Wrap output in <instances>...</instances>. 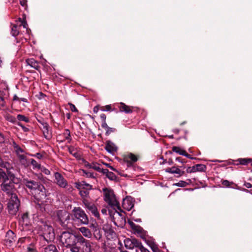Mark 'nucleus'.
<instances>
[{"label": "nucleus", "mask_w": 252, "mask_h": 252, "mask_svg": "<svg viewBox=\"0 0 252 252\" xmlns=\"http://www.w3.org/2000/svg\"><path fill=\"white\" fill-rule=\"evenodd\" d=\"M24 185L32 191L37 199H41L46 197L45 189L44 187L39 182H35L24 178Z\"/></svg>", "instance_id": "f257e3e1"}, {"label": "nucleus", "mask_w": 252, "mask_h": 252, "mask_svg": "<svg viewBox=\"0 0 252 252\" xmlns=\"http://www.w3.org/2000/svg\"><path fill=\"white\" fill-rule=\"evenodd\" d=\"M79 236L81 235H75L69 232H63L61 234L60 241L65 247L70 248L71 252H80V248L76 246Z\"/></svg>", "instance_id": "f03ea898"}, {"label": "nucleus", "mask_w": 252, "mask_h": 252, "mask_svg": "<svg viewBox=\"0 0 252 252\" xmlns=\"http://www.w3.org/2000/svg\"><path fill=\"white\" fill-rule=\"evenodd\" d=\"M114 210H110V216L114 223L119 227H123L126 224V219L123 211L120 208L118 209L116 207H113Z\"/></svg>", "instance_id": "7ed1b4c3"}, {"label": "nucleus", "mask_w": 252, "mask_h": 252, "mask_svg": "<svg viewBox=\"0 0 252 252\" xmlns=\"http://www.w3.org/2000/svg\"><path fill=\"white\" fill-rule=\"evenodd\" d=\"M16 179L13 174H9V177L1 184V189L2 191L7 194H9L12 196L15 194L14 191L15 190L14 184L16 183Z\"/></svg>", "instance_id": "20e7f679"}, {"label": "nucleus", "mask_w": 252, "mask_h": 252, "mask_svg": "<svg viewBox=\"0 0 252 252\" xmlns=\"http://www.w3.org/2000/svg\"><path fill=\"white\" fill-rule=\"evenodd\" d=\"M41 227L40 240H44L47 242L53 241L55 235L52 227L46 224H43Z\"/></svg>", "instance_id": "39448f33"}, {"label": "nucleus", "mask_w": 252, "mask_h": 252, "mask_svg": "<svg viewBox=\"0 0 252 252\" xmlns=\"http://www.w3.org/2000/svg\"><path fill=\"white\" fill-rule=\"evenodd\" d=\"M104 195L105 201L112 207H116L120 209L119 203L114 194V192L111 189H104Z\"/></svg>", "instance_id": "423d86ee"}, {"label": "nucleus", "mask_w": 252, "mask_h": 252, "mask_svg": "<svg viewBox=\"0 0 252 252\" xmlns=\"http://www.w3.org/2000/svg\"><path fill=\"white\" fill-rule=\"evenodd\" d=\"M72 212L74 218L79 220L83 224H88L89 218L84 211L80 207H74Z\"/></svg>", "instance_id": "0eeeda50"}, {"label": "nucleus", "mask_w": 252, "mask_h": 252, "mask_svg": "<svg viewBox=\"0 0 252 252\" xmlns=\"http://www.w3.org/2000/svg\"><path fill=\"white\" fill-rule=\"evenodd\" d=\"M12 146L20 163L25 166H28L29 161L26 156V153L24 150L18 145L14 141L12 143Z\"/></svg>", "instance_id": "6e6552de"}, {"label": "nucleus", "mask_w": 252, "mask_h": 252, "mask_svg": "<svg viewBox=\"0 0 252 252\" xmlns=\"http://www.w3.org/2000/svg\"><path fill=\"white\" fill-rule=\"evenodd\" d=\"M20 201L16 194H12L11 196L8 203V210L9 213L12 215H15L19 210Z\"/></svg>", "instance_id": "1a4fd4ad"}, {"label": "nucleus", "mask_w": 252, "mask_h": 252, "mask_svg": "<svg viewBox=\"0 0 252 252\" xmlns=\"http://www.w3.org/2000/svg\"><path fill=\"white\" fill-rule=\"evenodd\" d=\"M78 243L81 245L83 252H92V245L94 244L93 242L85 239L81 235L79 236Z\"/></svg>", "instance_id": "9d476101"}, {"label": "nucleus", "mask_w": 252, "mask_h": 252, "mask_svg": "<svg viewBox=\"0 0 252 252\" xmlns=\"http://www.w3.org/2000/svg\"><path fill=\"white\" fill-rule=\"evenodd\" d=\"M58 220L63 226H66L70 220L69 213L65 210H58L57 212Z\"/></svg>", "instance_id": "9b49d317"}, {"label": "nucleus", "mask_w": 252, "mask_h": 252, "mask_svg": "<svg viewBox=\"0 0 252 252\" xmlns=\"http://www.w3.org/2000/svg\"><path fill=\"white\" fill-rule=\"evenodd\" d=\"M82 202L85 206V208L87 209L95 217L98 218L99 217V213L95 205L90 202L86 198L82 200Z\"/></svg>", "instance_id": "f8f14e48"}, {"label": "nucleus", "mask_w": 252, "mask_h": 252, "mask_svg": "<svg viewBox=\"0 0 252 252\" xmlns=\"http://www.w3.org/2000/svg\"><path fill=\"white\" fill-rule=\"evenodd\" d=\"M56 183L61 188H65L67 186V182L63 177L59 173L54 174Z\"/></svg>", "instance_id": "ddd939ff"}, {"label": "nucleus", "mask_w": 252, "mask_h": 252, "mask_svg": "<svg viewBox=\"0 0 252 252\" xmlns=\"http://www.w3.org/2000/svg\"><path fill=\"white\" fill-rule=\"evenodd\" d=\"M122 206L127 211H130L134 206V200L131 196H126L123 200Z\"/></svg>", "instance_id": "4468645a"}, {"label": "nucleus", "mask_w": 252, "mask_h": 252, "mask_svg": "<svg viewBox=\"0 0 252 252\" xmlns=\"http://www.w3.org/2000/svg\"><path fill=\"white\" fill-rule=\"evenodd\" d=\"M165 172L171 174H176V177H179L182 176L184 174V171H181L178 167L173 166L172 167H168L165 169Z\"/></svg>", "instance_id": "2eb2a0df"}, {"label": "nucleus", "mask_w": 252, "mask_h": 252, "mask_svg": "<svg viewBox=\"0 0 252 252\" xmlns=\"http://www.w3.org/2000/svg\"><path fill=\"white\" fill-rule=\"evenodd\" d=\"M137 157L132 153H128L124 156V160L127 163V166L131 165L132 163L137 161Z\"/></svg>", "instance_id": "dca6fc26"}, {"label": "nucleus", "mask_w": 252, "mask_h": 252, "mask_svg": "<svg viewBox=\"0 0 252 252\" xmlns=\"http://www.w3.org/2000/svg\"><path fill=\"white\" fill-rule=\"evenodd\" d=\"M75 187L79 189L90 190L92 186L84 181L75 183Z\"/></svg>", "instance_id": "f3484780"}, {"label": "nucleus", "mask_w": 252, "mask_h": 252, "mask_svg": "<svg viewBox=\"0 0 252 252\" xmlns=\"http://www.w3.org/2000/svg\"><path fill=\"white\" fill-rule=\"evenodd\" d=\"M78 230L84 237L88 239H91L92 237L93 234L88 228L83 226L79 228Z\"/></svg>", "instance_id": "a211bd4d"}, {"label": "nucleus", "mask_w": 252, "mask_h": 252, "mask_svg": "<svg viewBox=\"0 0 252 252\" xmlns=\"http://www.w3.org/2000/svg\"><path fill=\"white\" fill-rule=\"evenodd\" d=\"M105 149L110 153H113L117 150V147L116 145L110 141H108L106 142L105 146Z\"/></svg>", "instance_id": "6ab92c4d"}, {"label": "nucleus", "mask_w": 252, "mask_h": 252, "mask_svg": "<svg viewBox=\"0 0 252 252\" xmlns=\"http://www.w3.org/2000/svg\"><path fill=\"white\" fill-rule=\"evenodd\" d=\"M5 240L7 243H8L9 244H10L13 241H15V235L12 231L9 230L7 232L5 236Z\"/></svg>", "instance_id": "aec40b11"}, {"label": "nucleus", "mask_w": 252, "mask_h": 252, "mask_svg": "<svg viewBox=\"0 0 252 252\" xmlns=\"http://www.w3.org/2000/svg\"><path fill=\"white\" fill-rule=\"evenodd\" d=\"M119 108L121 112H125L126 113H131L132 112L130 107L126 105L124 103H120Z\"/></svg>", "instance_id": "412c9836"}, {"label": "nucleus", "mask_w": 252, "mask_h": 252, "mask_svg": "<svg viewBox=\"0 0 252 252\" xmlns=\"http://www.w3.org/2000/svg\"><path fill=\"white\" fill-rule=\"evenodd\" d=\"M0 166L4 168H5L7 170H9L12 168L11 165L8 162L4 161L0 157Z\"/></svg>", "instance_id": "4be33fe9"}, {"label": "nucleus", "mask_w": 252, "mask_h": 252, "mask_svg": "<svg viewBox=\"0 0 252 252\" xmlns=\"http://www.w3.org/2000/svg\"><path fill=\"white\" fill-rule=\"evenodd\" d=\"M124 244L126 248L127 249H133L132 239H126L124 240Z\"/></svg>", "instance_id": "5701e85b"}, {"label": "nucleus", "mask_w": 252, "mask_h": 252, "mask_svg": "<svg viewBox=\"0 0 252 252\" xmlns=\"http://www.w3.org/2000/svg\"><path fill=\"white\" fill-rule=\"evenodd\" d=\"M29 162L30 161L31 164L33 166V169H42V166L39 164L37 162H36L34 159H31L29 161H28Z\"/></svg>", "instance_id": "b1692460"}, {"label": "nucleus", "mask_w": 252, "mask_h": 252, "mask_svg": "<svg viewBox=\"0 0 252 252\" xmlns=\"http://www.w3.org/2000/svg\"><path fill=\"white\" fill-rule=\"evenodd\" d=\"M44 252H58L55 245H50L45 248Z\"/></svg>", "instance_id": "393cba45"}, {"label": "nucleus", "mask_w": 252, "mask_h": 252, "mask_svg": "<svg viewBox=\"0 0 252 252\" xmlns=\"http://www.w3.org/2000/svg\"><path fill=\"white\" fill-rule=\"evenodd\" d=\"M27 63L28 65H30L34 68H37L38 66L37 63L33 59L27 60Z\"/></svg>", "instance_id": "a878e982"}, {"label": "nucleus", "mask_w": 252, "mask_h": 252, "mask_svg": "<svg viewBox=\"0 0 252 252\" xmlns=\"http://www.w3.org/2000/svg\"><path fill=\"white\" fill-rule=\"evenodd\" d=\"M8 177L9 175H7L1 169H0V183H3Z\"/></svg>", "instance_id": "bb28decb"}, {"label": "nucleus", "mask_w": 252, "mask_h": 252, "mask_svg": "<svg viewBox=\"0 0 252 252\" xmlns=\"http://www.w3.org/2000/svg\"><path fill=\"white\" fill-rule=\"evenodd\" d=\"M188 181H189L188 183L184 181H180L179 182L175 183V185L177 187H185L187 185H189L191 182L190 180L189 179H188Z\"/></svg>", "instance_id": "cd10ccee"}, {"label": "nucleus", "mask_w": 252, "mask_h": 252, "mask_svg": "<svg viewBox=\"0 0 252 252\" xmlns=\"http://www.w3.org/2000/svg\"><path fill=\"white\" fill-rule=\"evenodd\" d=\"M42 124L43 126V131L44 136L46 137H47L48 136V134H49V126H48V124L46 123H42Z\"/></svg>", "instance_id": "c85d7f7f"}, {"label": "nucleus", "mask_w": 252, "mask_h": 252, "mask_svg": "<svg viewBox=\"0 0 252 252\" xmlns=\"http://www.w3.org/2000/svg\"><path fill=\"white\" fill-rule=\"evenodd\" d=\"M172 151L176 153L179 154L180 155H185L186 151L184 150L181 149L180 148L176 146L172 147Z\"/></svg>", "instance_id": "c756f323"}, {"label": "nucleus", "mask_w": 252, "mask_h": 252, "mask_svg": "<svg viewBox=\"0 0 252 252\" xmlns=\"http://www.w3.org/2000/svg\"><path fill=\"white\" fill-rule=\"evenodd\" d=\"M196 172H204L206 169V166L202 164H197L195 165Z\"/></svg>", "instance_id": "7c9ffc66"}, {"label": "nucleus", "mask_w": 252, "mask_h": 252, "mask_svg": "<svg viewBox=\"0 0 252 252\" xmlns=\"http://www.w3.org/2000/svg\"><path fill=\"white\" fill-rule=\"evenodd\" d=\"M5 118L7 121L12 123H14L16 121V118L10 114H6L5 116Z\"/></svg>", "instance_id": "2f4dec72"}, {"label": "nucleus", "mask_w": 252, "mask_h": 252, "mask_svg": "<svg viewBox=\"0 0 252 252\" xmlns=\"http://www.w3.org/2000/svg\"><path fill=\"white\" fill-rule=\"evenodd\" d=\"M80 190V194L83 198V199L84 198H86L87 197V196L89 195V190L87 189H79Z\"/></svg>", "instance_id": "473e14b6"}, {"label": "nucleus", "mask_w": 252, "mask_h": 252, "mask_svg": "<svg viewBox=\"0 0 252 252\" xmlns=\"http://www.w3.org/2000/svg\"><path fill=\"white\" fill-rule=\"evenodd\" d=\"M132 242L133 244V248L134 247L138 248L139 250L143 247L141 243L135 239H132Z\"/></svg>", "instance_id": "72a5a7b5"}, {"label": "nucleus", "mask_w": 252, "mask_h": 252, "mask_svg": "<svg viewBox=\"0 0 252 252\" xmlns=\"http://www.w3.org/2000/svg\"><path fill=\"white\" fill-rule=\"evenodd\" d=\"M11 33L13 36H16L19 34V29L18 26L14 25L11 29Z\"/></svg>", "instance_id": "f704fd0d"}, {"label": "nucleus", "mask_w": 252, "mask_h": 252, "mask_svg": "<svg viewBox=\"0 0 252 252\" xmlns=\"http://www.w3.org/2000/svg\"><path fill=\"white\" fill-rule=\"evenodd\" d=\"M93 169L98 171L100 172L101 171V169L100 167V165L96 162H92V168Z\"/></svg>", "instance_id": "c9c22d12"}, {"label": "nucleus", "mask_w": 252, "mask_h": 252, "mask_svg": "<svg viewBox=\"0 0 252 252\" xmlns=\"http://www.w3.org/2000/svg\"><path fill=\"white\" fill-rule=\"evenodd\" d=\"M252 159L251 158H240L239 159V162L242 165H247L250 163Z\"/></svg>", "instance_id": "e433bc0d"}, {"label": "nucleus", "mask_w": 252, "mask_h": 252, "mask_svg": "<svg viewBox=\"0 0 252 252\" xmlns=\"http://www.w3.org/2000/svg\"><path fill=\"white\" fill-rule=\"evenodd\" d=\"M94 236L96 240H99L102 237V235L98 229L96 230V231L94 232Z\"/></svg>", "instance_id": "4c0bfd02"}, {"label": "nucleus", "mask_w": 252, "mask_h": 252, "mask_svg": "<svg viewBox=\"0 0 252 252\" xmlns=\"http://www.w3.org/2000/svg\"><path fill=\"white\" fill-rule=\"evenodd\" d=\"M82 172L83 173V175L87 177L88 178H94V174L93 173H91L90 172L86 171L85 170H82Z\"/></svg>", "instance_id": "58836bf2"}, {"label": "nucleus", "mask_w": 252, "mask_h": 252, "mask_svg": "<svg viewBox=\"0 0 252 252\" xmlns=\"http://www.w3.org/2000/svg\"><path fill=\"white\" fill-rule=\"evenodd\" d=\"M28 252H36V248L33 243H31L27 248Z\"/></svg>", "instance_id": "ea45409f"}, {"label": "nucleus", "mask_w": 252, "mask_h": 252, "mask_svg": "<svg viewBox=\"0 0 252 252\" xmlns=\"http://www.w3.org/2000/svg\"><path fill=\"white\" fill-rule=\"evenodd\" d=\"M63 134L65 139L69 140V141L71 140L70 133L68 129H65Z\"/></svg>", "instance_id": "a19ab883"}, {"label": "nucleus", "mask_w": 252, "mask_h": 252, "mask_svg": "<svg viewBox=\"0 0 252 252\" xmlns=\"http://www.w3.org/2000/svg\"><path fill=\"white\" fill-rule=\"evenodd\" d=\"M17 119L19 121H24L25 122H28L29 119L27 117H26L25 116L22 115H17Z\"/></svg>", "instance_id": "79ce46f5"}, {"label": "nucleus", "mask_w": 252, "mask_h": 252, "mask_svg": "<svg viewBox=\"0 0 252 252\" xmlns=\"http://www.w3.org/2000/svg\"><path fill=\"white\" fill-rule=\"evenodd\" d=\"M187 172L189 173L196 172V170L195 165L192 167H188V168L187 169Z\"/></svg>", "instance_id": "37998d69"}, {"label": "nucleus", "mask_w": 252, "mask_h": 252, "mask_svg": "<svg viewBox=\"0 0 252 252\" xmlns=\"http://www.w3.org/2000/svg\"><path fill=\"white\" fill-rule=\"evenodd\" d=\"M4 97L1 95L0 93V107H3L5 106Z\"/></svg>", "instance_id": "c03bdc74"}, {"label": "nucleus", "mask_w": 252, "mask_h": 252, "mask_svg": "<svg viewBox=\"0 0 252 252\" xmlns=\"http://www.w3.org/2000/svg\"><path fill=\"white\" fill-rule=\"evenodd\" d=\"M90 227L93 230V231H96L98 229V225L96 223H92L90 225Z\"/></svg>", "instance_id": "a18cd8bd"}, {"label": "nucleus", "mask_w": 252, "mask_h": 252, "mask_svg": "<svg viewBox=\"0 0 252 252\" xmlns=\"http://www.w3.org/2000/svg\"><path fill=\"white\" fill-rule=\"evenodd\" d=\"M22 219L23 221L24 222H25V224L26 225L28 224V223L29 222L28 221V214H24L22 217Z\"/></svg>", "instance_id": "49530a36"}, {"label": "nucleus", "mask_w": 252, "mask_h": 252, "mask_svg": "<svg viewBox=\"0 0 252 252\" xmlns=\"http://www.w3.org/2000/svg\"><path fill=\"white\" fill-rule=\"evenodd\" d=\"M20 23V26H22L23 28H27L28 24L26 21L22 20L21 18L19 19Z\"/></svg>", "instance_id": "de8ad7c7"}, {"label": "nucleus", "mask_w": 252, "mask_h": 252, "mask_svg": "<svg viewBox=\"0 0 252 252\" xmlns=\"http://www.w3.org/2000/svg\"><path fill=\"white\" fill-rule=\"evenodd\" d=\"M68 105L69 106V109L71 110V111L75 112H77L78 110L74 105L69 103H68Z\"/></svg>", "instance_id": "09e8293b"}, {"label": "nucleus", "mask_w": 252, "mask_h": 252, "mask_svg": "<svg viewBox=\"0 0 252 252\" xmlns=\"http://www.w3.org/2000/svg\"><path fill=\"white\" fill-rule=\"evenodd\" d=\"M151 248L152 250H153V252H160V251L158 249V248L155 244L151 245Z\"/></svg>", "instance_id": "8fccbe9b"}, {"label": "nucleus", "mask_w": 252, "mask_h": 252, "mask_svg": "<svg viewBox=\"0 0 252 252\" xmlns=\"http://www.w3.org/2000/svg\"><path fill=\"white\" fill-rule=\"evenodd\" d=\"M115 128L108 127L107 129H106V134L109 135L111 132L115 131Z\"/></svg>", "instance_id": "3c124183"}, {"label": "nucleus", "mask_w": 252, "mask_h": 252, "mask_svg": "<svg viewBox=\"0 0 252 252\" xmlns=\"http://www.w3.org/2000/svg\"><path fill=\"white\" fill-rule=\"evenodd\" d=\"M42 169H39L40 170L43 172H44L46 175H49L50 174V171L48 169H46L43 166H42Z\"/></svg>", "instance_id": "603ef678"}, {"label": "nucleus", "mask_w": 252, "mask_h": 252, "mask_svg": "<svg viewBox=\"0 0 252 252\" xmlns=\"http://www.w3.org/2000/svg\"><path fill=\"white\" fill-rule=\"evenodd\" d=\"M106 176L111 180H113L115 178L114 174L112 172H109Z\"/></svg>", "instance_id": "864d4df0"}, {"label": "nucleus", "mask_w": 252, "mask_h": 252, "mask_svg": "<svg viewBox=\"0 0 252 252\" xmlns=\"http://www.w3.org/2000/svg\"><path fill=\"white\" fill-rule=\"evenodd\" d=\"M5 141V137L3 134L0 132V143H3Z\"/></svg>", "instance_id": "5fc2aeb1"}, {"label": "nucleus", "mask_w": 252, "mask_h": 252, "mask_svg": "<svg viewBox=\"0 0 252 252\" xmlns=\"http://www.w3.org/2000/svg\"><path fill=\"white\" fill-rule=\"evenodd\" d=\"M32 156L36 157L38 159H41L42 158L43 156L39 153H37L34 155H31Z\"/></svg>", "instance_id": "6e6d98bb"}, {"label": "nucleus", "mask_w": 252, "mask_h": 252, "mask_svg": "<svg viewBox=\"0 0 252 252\" xmlns=\"http://www.w3.org/2000/svg\"><path fill=\"white\" fill-rule=\"evenodd\" d=\"M111 110V106L110 105H106L104 107V108H103L102 109V110L103 111H110Z\"/></svg>", "instance_id": "4d7b16f0"}, {"label": "nucleus", "mask_w": 252, "mask_h": 252, "mask_svg": "<svg viewBox=\"0 0 252 252\" xmlns=\"http://www.w3.org/2000/svg\"><path fill=\"white\" fill-rule=\"evenodd\" d=\"M84 166L88 168H92V163H90L87 161H84Z\"/></svg>", "instance_id": "13d9d810"}, {"label": "nucleus", "mask_w": 252, "mask_h": 252, "mask_svg": "<svg viewBox=\"0 0 252 252\" xmlns=\"http://www.w3.org/2000/svg\"><path fill=\"white\" fill-rule=\"evenodd\" d=\"M68 150H69V152L70 154H72L73 155H74V156H75V155H76V153L74 152V149L73 147H69L68 148Z\"/></svg>", "instance_id": "bf43d9fd"}, {"label": "nucleus", "mask_w": 252, "mask_h": 252, "mask_svg": "<svg viewBox=\"0 0 252 252\" xmlns=\"http://www.w3.org/2000/svg\"><path fill=\"white\" fill-rule=\"evenodd\" d=\"M222 184L223 186L229 187L230 186V182L227 180H224L222 181Z\"/></svg>", "instance_id": "052dcab7"}, {"label": "nucleus", "mask_w": 252, "mask_h": 252, "mask_svg": "<svg viewBox=\"0 0 252 252\" xmlns=\"http://www.w3.org/2000/svg\"><path fill=\"white\" fill-rule=\"evenodd\" d=\"M101 127L103 128H105V130L106 129L108 128V127H109L108 126V125H107L106 124V122H102V125H101Z\"/></svg>", "instance_id": "680f3d73"}, {"label": "nucleus", "mask_w": 252, "mask_h": 252, "mask_svg": "<svg viewBox=\"0 0 252 252\" xmlns=\"http://www.w3.org/2000/svg\"><path fill=\"white\" fill-rule=\"evenodd\" d=\"M100 118L102 122H106V116L104 114H101L100 115Z\"/></svg>", "instance_id": "e2e57ef3"}, {"label": "nucleus", "mask_w": 252, "mask_h": 252, "mask_svg": "<svg viewBox=\"0 0 252 252\" xmlns=\"http://www.w3.org/2000/svg\"><path fill=\"white\" fill-rule=\"evenodd\" d=\"M244 186L248 189L251 188L252 187V184L250 183H245L244 184Z\"/></svg>", "instance_id": "0e129e2a"}, {"label": "nucleus", "mask_w": 252, "mask_h": 252, "mask_svg": "<svg viewBox=\"0 0 252 252\" xmlns=\"http://www.w3.org/2000/svg\"><path fill=\"white\" fill-rule=\"evenodd\" d=\"M141 252H150V251L147 249L145 248L143 246L141 247V248L140 249Z\"/></svg>", "instance_id": "69168bd1"}, {"label": "nucleus", "mask_w": 252, "mask_h": 252, "mask_svg": "<svg viewBox=\"0 0 252 252\" xmlns=\"http://www.w3.org/2000/svg\"><path fill=\"white\" fill-rule=\"evenodd\" d=\"M100 172L103 173L104 174H105L106 175H107V174L109 172L108 169H101V171Z\"/></svg>", "instance_id": "338daca9"}, {"label": "nucleus", "mask_w": 252, "mask_h": 252, "mask_svg": "<svg viewBox=\"0 0 252 252\" xmlns=\"http://www.w3.org/2000/svg\"><path fill=\"white\" fill-rule=\"evenodd\" d=\"M18 126H21L25 131H27L28 130V128L24 126L21 123H18Z\"/></svg>", "instance_id": "774afa93"}]
</instances>
